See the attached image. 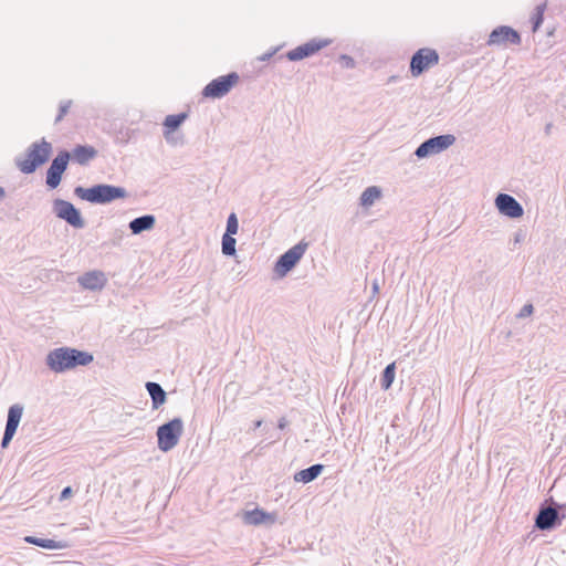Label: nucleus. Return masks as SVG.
I'll list each match as a JSON object with an SVG mask.
<instances>
[{
	"instance_id": "nucleus-1",
	"label": "nucleus",
	"mask_w": 566,
	"mask_h": 566,
	"mask_svg": "<svg viewBox=\"0 0 566 566\" xmlns=\"http://www.w3.org/2000/svg\"><path fill=\"white\" fill-rule=\"evenodd\" d=\"M94 360L93 354L74 347L62 346L50 350L45 357V365L55 374H63L77 367L90 365Z\"/></svg>"
},
{
	"instance_id": "nucleus-2",
	"label": "nucleus",
	"mask_w": 566,
	"mask_h": 566,
	"mask_svg": "<svg viewBox=\"0 0 566 566\" xmlns=\"http://www.w3.org/2000/svg\"><path fill=\"white\" fill-rule=\"evenodd\" d=\"M74 195L81 200L93 205H108L118 199H126L129 196L124 187L109 184H96L88 188L76 186Z\"/></svg>"
},
{
	"instance_id": "nucleus-3",
	"label": "nucleus",
	"mask_w": 566,
	"mask_h": 566,
	"mask_svg": "<svg viewBox=\"0 0 566 566\" xmlns=\"http://www.w3.org/2000/svg\"><path fill=\"white\" fill-rule=\"evenodd\" d=\"M52 153V144L42 138L40 142L32 143L25 150V157H17L14 164L22 174L31 175L49 161Z\"/></svg>"
},
{
	"instance_id": "nucleus-4",
	"label": "nucleus",
	"mask_w": 566,
	"mask_h": 566,
	"mask_svg": "<svg viewBox=\"0 0 566 566\" xmlns=\"http://www.w3.org/2000/svg\"><path fill=\"white\" fill-rule=\"evenodd\" d=\"M184 432V421L179 417L163 423L157 428V446L163 452L172 450L179 442Z\"/></svg>"
},
{
	"instance_id": "nucleus-5",
	"label": "nucleus",
	"mask_w": 566,
	"mask_h": 566,
	"mask_svg": "<svg viewBox=\"0 0 566 566\" xmlns=\"http://www.w3.org/2000/svg\"><path fill=\"white\" fill-rule=\"evenodd\" d=\"M553 505L542 503L534 517V527L539 531H553L562 525L565 514L560 512L563 505L552 500Z\"/></svg>"
},
{
	"instance_id": "nucleus-6",
	"label": "nucleus",
	"mask_w": 566,
	"mask_h": 566,
	"mask_svg": "<svg viewBox=\"0 0 566 566\" xmlns=\"http://www.w3.org/2000/svg\"><path fill=\"white\" fill-rule=\"evenodd\" d=\"M308 248V242L301 240L298 243L282 253L274 263V273L279 277L286 276L301 261Z\"/></svg>"
},
{
	"instance_id": "nucleus-7",
	"label": "nucleus",
	"mask_w": 566,
	"mask_h": 566,
	"mask_svg": "<svg viewBox=\"0 0 566 566\" xmlns=\"http://www.w3.org/2000/svg\"><path fill=\"white\" fill-rule=\"evenodd\" d=\"M240 76L237 72H230L226 75L211 80L201 91L205 98L219 99L228 95L239 83Z\"/></svg>"
},
{
	"instance_id": "nucleus-8",
	"label": "nucleus",
	"mask_w": 566,
	"mask_h": 566,
	"mask_svg": "<svg viewBox=\"0 0 566 566\" xmlns=\"http://www.w3.org/2000/svg\"><path fill=\"white\" fill-rule=\"evenodd\" d=\"M331 43V39L314 38L287 51L285 54L279 55L275 61H282L283 59H287L289 61L292 62L301 61L315 55L322 49L328 46Z\"/></svg>"
},
{
	"instance_id": "nucleus-9",
	"label": "nucleus",
	"mask_w": 566,
	"mask_h": 566,
	"mask_svg": "<svg viewBox=\"0 0 566 566\" xmlns=\"http://www.w3.org/2000/svg\"><path fill=\"white\" fill-rule=\"evenodd\" d=\"M440 56L437 50L421 48L410 57L409 72L418 77L439 63Z\"/></svg>"
},
{
	"instance_id": "nucleus-10",
	"label": "nucleus",
	"mask_w": 566,
	"mask_h": 566,
	"mask_svg": "<svg viewBox=\"0 0 566 566\" xmlns=\"http://www.w3.org/2000/svg\"><path fill=\"white\" fill-rule=\"evenodd\" d=\"M52 211L56 218L65 221L74 229H83L85 227V220L80 209L67 200L61 198L54 199L52 201Z\"/></svg>"
},
{
	"instance_id": "nucleus-11",
	"label": "nucleus",
	"mask_w": 566,
	"mask_h": 566,
	"mask_svg": "<svg viewBox=\"0 0 566 566\" xmlns=\"http://www.w3.org/2000/svg\"><path fill=\"white\" fill-rule=\"evenodd\" d=\"M455 136L452 134H442L432 136L422 142L415 150V156L419 159L428 158L448 149L455 143Z\"/></svg>"
},
{
	"instance_id": "nucleus-12",
	"label": "nucleus",
	"mask_w": 566,
	"mask_h": 566,
	"mask_svg": "<svg viewBox=\"0 0 566 566\" xmlns=\"http://www.w3.org/2000/svg\"><path fill=\"white\" fill-rule=\"evenodd\" d=\"M71 160V153L66 149H62L52 159L45 176V184L49 189H56L62 180L63 174L67 169Z\"/></svg>"
},
{
	"instance_id": "nucleus-13",
	"label": "nucleus",
	"mask_w": 566,
	"mask_h": 566,
	"mask_svg": "<svg viewBox=\"0 0 566 566\" xmlns=\"http://www.w3.org/2000/svg\"><path fill=\"white\" fill-rule=\"evenodd\" d=\"M489 45H520L522 36L518 31L509 25H499L494 28L486 42Z\"/></svg>"
},
{
	"instance_id": "nucleus-14",
	"label": "nucleus",
	"mask_w": 566,
	"mask_h": 566,
	"mask_svg": "<svg viewBox=\"0 0 566 566\" xmlns=\"http://www.w3.org/2000/svg\"><path fill=\"white\" fill-rule=\"evenodd\" d=\"M495 207L499 212L510 219H518L524 214L523 206L509 193H497Z\"/></svg>"
},
{
	"instance_id": "nucleus-15",
	"label": "nucleus",
	"mask_w": 566,
	"mask_h": 566,
	"mask_svg": "<svg viewBox=\"0 0 566 566\" xmlns=\"http://www.w3.org/2000/svg\"><path fill=\"white\" fill-rule=\"evenodd\" d=\"M77 282L85 290L101 291L106 285L107 277L104 272L93 270L80 275Z\"/></svg>"
},
{
	"instance_id": "nucleus-16",
	"label": "nucleus",
	"mask_w": 566,
	"mask_h": 566,
	"mask_svg": "<svg viewBox=\"0 0 566 566\" xmlns=\"http://www.w3.org/2000/svg\"><path fill=\"white\" fill-rule=\"evenodd\" d=\"M276 520L275 514L269 513L262 509L255 507L243 513V522L248 525L273 524Z\"/></svg>"
},
{
	"instance_id": "nucleus-17",
	"label": "nucleus",
	"mask_w": 566,
	"mask_h": 566,
	"mask_svg": "<svg viewBox=\"0 0 566 566\" xmlns=\"http://www.w3.org/2000/svg\"><path fill=\"white\" fill-rule=\"evenodd\" d=\"M24 542L44 549H65L71 547V543L69 541H55L52 538H41L33 535H28L24 537Z\"/></svg>"
},
{
	"instance_id": "nucleus-18",
	"label": "nucleus",
	"mask_w": 566,
	"mask_h": 566,
	"mask_svg": "<svg viewBox=\"0 0 566 566\" xmlns=\"http://www.w3.org/2000/svg\"><path fill=\"white\" fill-rule=\"evenodd\" d=\"M156 217L154 214H143L129 221L128 228L132 234H140L155 228Z\"/></svg>"
},
{
	"instance_id": "nucleus-19",
	"label": "nucleus",
	"mask_w": 566,
	"mask_h": 566,
	"mask_svg": "<svg viewBox=\"0 0 566 566\" xmlns=\"http://www.w3.org/2000/svg\"><path fill=\"white\" fill-rule=\"evenodd\" d=\"M325 465L322 463L313 464L306 469L297 471L293 479L296 483L307 484L316 480L324 471Z\"/></svg>"
},
{
	"instance_id": "nucleus-20",
	"label": "nucleus",
	"mask_w": 566,
	"mask_h": 566,
	"mask_svg": "<svg viewBox=\"0 0 566 566\" xmlns=\"http://www.w3.org/2000/svg\"><path fill=\"white\" fill-rule=\"evenodd\" d=\"M145 387L148 395L150 396L153 409H158L166 402L167 394L160 384L155 381H147Z\"/></svg>"
},
{
	"instance_id": "nucleus-21",
	"label": "nucleus",
	"mask_w": 566,
	"mask_h": 566,
	"mask_svg": "<svg viewBox=\"0 0 566 566\" xmlns=\"http://www.w3.org/2000/svg\"><path fill=\"white\" fill-rule=\"evenodd\" d=\"M97 150L91 145H76L72 153L71 159L80 165H86L90 160L94 159Z\"/></svg>"
},
{
	"instance_id": "nucleus-22",
	"label": "nucleus",
	"mask_w": 566,
	"mask_h": 566,
	"mask_svg": "<svg viewBox=\"0 0 566 566\" xmlns=\"http://www.w3.org/2000/svg\"><path fill=\"white\" fill-rule=\"evenodd\" d=\"M187 112H181L178 114L167 115L163 122L164 127V137L165 139H169L167 136L169 133H176L179 127L185 123L188 118Z\"/></svg>"
},
{
	"instance_id": "nucleus-23",
	"label": "nucleus",
	"mask_w": 566,
	"mask_h": 566,
	"mask_svg": "<svg viewBox=\"0 0 566 566\" xmlns=\"http://www.w3.org/2000/svg\"><path fill=\"white\" fill-rule=\"evenodd\" d=\"M23 415V406L14 403L9 407L6 428L17 431Z\"/></svg>"
},
{
	"instance_id": "nucleus-24",
	"label": "nucleus",
	"mask_w": 566,
	"mask_h": 566,
	"mask_svg": "<svg viewBox=\"0 0 566 566\" xmlns=\"http://www.w3.org/2000/svg\"><path fill=\"white\" fill-rule=\"evenodd\" d=\"M382 195L381 189L378 186L367 187L360 195L359 205L368 208L375 203Z\"/></svg>"
},
{
	"instance_id": "nucleus-25",
	"label": "nucleus",
	"mask_w": 566,
	"mask_h": 566,
	"mask_svg": "<svg viewBox=\"0 0 566 566\" xmlns=\"http://www.w3.org/2000/svg\"><path fill=\"white\" fill-rule=\"evenodd\" d=\"M396 377V363L388 364L380 374V388L388 390Z\"/></svg>"
},
{
	"instance_id": "nucleus-26",
	"label": "nucleus",
	"mask_w": 566,
	"mask_h": 566,
	"mask_svg": "<svg viewBox=\"0 0 566 566\" xmlns=\"http://www.w3.org/2000/svg\"><path fill=\"white\" fill-rule=\"evenodd\" d=\"M547 8V3L543 2L535 7L534 12L531 17V23H532V31L537 32L543 24L544 21V13Z\"/></svg>"
},
{
	"instance_id": "nucleus-27",
	"label": "nucleus",
	"mask_w": 566,
	"mask_h": 566,
	"mask_svg": "<svg viewBox=\"0 0 566 566\" xmlns=\"http://www.w3.org/2000/svg\"><path fill=\"white\" fill-rule=\"evenodd\" d=\"M235 239L233 235L223 234L221 241V251L227 256H233L235 254Z\"/></svg>"
},
{
	"instance_id": "nucleus-28",
	"label": "nucleus",
	"mask_w": 566,
	"mask_h": 566,
	"mask_svg": "<svg viewBox=\"0 0 566 566\" xmlns=\"http://www.w3.org/2000/svg\"><path fill=\"white\" fill-rule=\"evenodd\" d=\"M239 230L238 217L234 212H231L227 219L226 232L223 234L234 235Z\"/></svg>"
},
{
	"instance_id": "nucleus-29",
	"label": "nucleus",
	"mask_w": 566,
	"mask_h": 566,
	"mask_svg": "<svg viewBox=\"0 0 566 566\" xmlns=\"http://www.w3.org/2000/svg\"><path fill=\"white\" fill-rule=\"evenodd\" d=\"M71 105H72V101H70V99L63 101L60 103L59 113L55 117V123H59L63 119V117L67 114Z\"/></svg>"
},
{
	"instance_id": "nucleus-30",
	"label": "nucleus",
	"mask_w": 566,
	"mask_h": 566,
	"mask_svg": "<svg viewBox=\"0 0 566 566\" xmlns=\"http://www.w3.org/2000/svg\"><path fill=\"white\" fill-rule=\"evenodd\" d=\"M338 62L344 69H354L356 66V61L348 54H340Z\"/></svg>"
},
{
	"instance_id": "nucleus-31",
	"label": "nucleus",
	"mask_w": 566,
	"mask_h": 566,
	"mask_svg": "<svg viewBox=\"0 0 566 566\" xmlns=\"http://www.w3.org/2000/svg\"><path fill=\"white\" fill-rule=\"evenodd\" d=\"M15 433H17V431H14V430L12 431L9 428H4V432H3L1 443H0L2 449H6L9 447V444L12 441Z\"/></svg>"
},
{
	"instance_id": "nucleus-32",
	"label": "nucleus",
	"mask_w": 566,
	"mask_h": 566,
	"mask_svg": "<svg viewBox=\"0 0 566 566\" xmlns=\"http://www.w3.org/2000/svg\"><path fill=\"white\" fill-rule=\"evenodd\" d=\"M534 306L531 303L525 304L518 312L517 317L518 318H525L533 314Z\"/></svg>"
},
{
	"instance_id": "nucleus-33",
	"label": "nucleus",
	"mask_w": 566,
	"mask_h": 566,
	"mask_svg": "<svg viewBox=\"0 0 566 566\" xmlns=\"http://www.w3.org/2000/svg\"><path fill=\"white\" fill-rule=\"evenodd\" d=\"M169 139H166V142L170 145H178V144H184V137L180 136V137H177L175 135V133H169L168 136H167Z\"/></svg>"
},
{
	"instance_id": "nucleus-34",
	"label": "nucleus",
	"mask_w": 566,
	"mask_h": 566,
	"mask_svg": "<svg viewBox=\"0 0 566 566\" xmlns=\"http://www.w3.org/2000/svg\"><path fill=\"white\" fill-rule=\"evenodd\" d=\"M73 495V489L72 486H65L60 493V501H64Z\"/></svg>"
},
{
	"instance_id": "nucleus-35",
	"label": "nucleus",
	"mask_w": 566,
	"mask_h": 566,
	"mask_svg": "<svg viewBox=\"0 0 566 566\" xmlns=\"http://www.w3.org/2000/svg\"><path fill=\"white\" fill-rule=\"evenodd\" d=\"M276 51H277V49H273L269 52H265L261 56H259L258 60H260L262 62L269 61L276 53Z\"/></svg>"
},
{
	"instance_id": "nucleus-36",
	"label": "nucleus",
	"mask_w": 566,
	"mask_h": 566,
	"mask_svg": "<svg viewBox=\"0 0 566 566\" xmlns=\"http://www.w3.org/2000/svg\"><path fill=\"white\" fill-rule=\"evenodd\" d=\"M289 426V421L286 420L285 417H281L277 421V428L280 430H284L286 427Z\"/></svg>"
},
{
	"instance_id": "nucleus-37",
	"label": "nucleus",
	"mask_w": 566,
	"mask_h": 566,
	"mask_svg": "<svg viewBox=\"0 0 566 566\" xmlns=\"http://www.w3.org/2000/svg\"><path fill=\"white\" fill-rule=\"evenodd\" d=\"M262 422H263L262 420H255L253 422V430L259 429L262 426Z\"/></svg>"
},
{
	"instance_id": "nucleus-38",
	"label": "nucleus",
	"mask_w": 566,
	"mask_h": 566,
	"mask_svg": "<svg viewBox=\"0 0 566 566\" xmlns=\"http://www.w3.org/2000/svg\"><path fill=\"white\" fill-rule=\"evenodd\" d=\"M6 197V190L3 187H0V200H2Z\"/></svg>"
},
{
	"instance_id": "nucleus-39",
	"label": "nucleus",
	"mask_w": 566,
	"mask_h": 566,
	"mask_svg": "<svg viewBox=\"0 0 566 566\" xmlns=\"http://www.w3.org/2000/svg\"><path fill=\"white\" fill-rule=\"evenodd\" d=\"M522 240V237L520 233H516L515 235V243H518Z\"/></svg>"
},
{
	"instance_id": "nucleus-40",
	"label": "nucleus",
	"mask_w": 566,
	"mask_h": 566,
	"mask_svg": "<svg viewBox=\"0 0 566 566\" xmlns=\"http://www.w3.org/2000/svg\"><path fill=\"white\" fill-rule=\"evenodd\" d=\"M552 124H547L545 127V132L548 133L551 130Z\"/></svg>"
},
{
	"instance_id": "nucleus-41",
	"label": "nucleus",
	"mask_w": 566,
	"mask_h": 566,
	"mask_svg": "<svg viewBox=\"0 0 566 566\" xmlns=\"http://www.w3.org/2000/svg\"><path fill=\"white\" fill-rule=\"evenodd\" d=\"M373 290H374V292H378V284L377 283H374Z\"/></svg>"
}]
</instances>
